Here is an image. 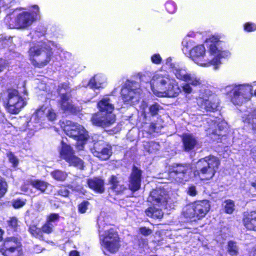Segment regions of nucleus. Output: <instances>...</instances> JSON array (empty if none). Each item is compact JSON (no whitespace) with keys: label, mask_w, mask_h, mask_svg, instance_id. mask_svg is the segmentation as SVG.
Instances as JSON below:
<instances>
[{"label":"nucleus","mask_w":256,"mask_h":256,"mask_svg":"<svg viewBox=\"0 0 256 256\" xmlns=\"http://www.w3.org/2000/svg\"><path fill=\"white\" fill-rule=\"evenodd\" d=\"M220 36H212L206 39V42H210L208 52L214 57L212 60L204 59L206 50L204 44H199L194 47L190 52L191 58L198 64L202 66H213L216 69L221 64V59L228 56V52L218 49V44L220 42Z\"/></svg>","instance_id":"1"},{"label":"nucleus","mask_w":256,"mask_h":256,"mask_svg":"<svg viewBox=\"0 0 256 256\" xmlns=\"http://www.w3.org/2000/svg\"><path fill=\"white\" fill-rule=\"evenodd\" d=\"M150 85L154 94L160 98H176L182 92L178 83L166 76L155 74L150 81Z\"/></svg>","instance_id":"2"},{"label":"nucleus","mask_w":256,"mask_h":256,"mask_svg":"<svg viewBox=\"0 0 256 256\" xmlns=\"http://www.w3.org/2000/svg\"><path fill=\"white\" fill-rule=\"evenodd\" d=\"M28 53L31 64L38 68H42L47 66L54 56L52 48L46 42L31 46Z\"/></svg>","instance_id":"3"},{"label":"nucleus","mask_w":256,"mask_h":256,"mask_svg":"<svg viewBox=\"0 0 256 256\" xmlns=\"http://www.w3.org/2000/svg\"><path fill=\"white\" fill-rule=\"evenodd\" d=\"M170 200L169 192L164 188H157L151 192L148 202L153 205L146 210L147 216L155 218H162L163 209L166 208Z\"/></svg>","instance_id":"4"},{"label":"nucleus","mask_w":256,"mask_h":256,"mask_svg":"<svg viewBox=\"0 0 256 256\" xmlns=\"http://www.w3.org/2000/svg\"><path fill=\"white\" fill-rule=\"evenodd\" d=\"M210 209V205L208 200L198 201L185 206L183 214L185 218L196 222L204 218Z\"/></svg>","instance_id":"5"},{"label":"nucleus","mask_w":256,"mask_h":256,"mask_svg":"<svg viewBox=\"0 0 256 256\" xmlns=\"http://www.w3.org/2000/svg\"><path fill=\"white\" fill-rule=\"evenodd\" d=\"M220 164L218 159L214 156L206 157L199 160L197 164L200 170V178L202 180L212 178L218 170Z\"/></svg>","instance_id":"6"},{"label":"nucleus","mask_w":256,"mask_h":256,"mask_svg":"<svg viewBox=\"0 0 256 256\" xmlns=\"http://www.w3.org/2000/svg\"><path fill=\"white\" fill-rule=\"evenodd\" d=\"M33 8L37 10L36 13V15H37L39 12L38 6L34 5ZM36 16L33 12H22L15 18H10L8 24L11 28H24L35 20Z\"/></svg>","instance_id":"7"},{"label":"nucleus","mask_w":256,"mask_h":256,"mask_svg":"<svg viewBox=\"0 0 256 256\" xmlns=\"http://www.w3.org/2000/svg\"><path fill=\"white\" fill-rule=\"evenodd\" d=\"M64 131L66 135L76 140L80 145L83 147L84 142L88 139V132L84 128L76 123L70 121L66 122Z\"/></svg>","instance_id":"8"},{"label":"nucleus","mask_w":256,"mask_h":256,"mask_svg":"<svg viewBox=\"0 0 256 256\" xmlns=\"http://www.w3.org/2000/svg\"><path fill=\"white\" fill-rule=\"evenodd\" d=\"M26 104V102L20 96L18 92L12 90L8 92L5 108L8 112H20Z\"/></svg>","instance_id":"9"},{"label":"nucleus","mask_w":256,"mask_h":256,"mask_svg":"<svg viewBox=\"0 0 256 256\" xmlns=\"http://www.w3.org/2000/svg\"><path fill=\"white\" fill-rule=\"evenodd\" d=\"M192 172L190 164H178L173 166L169 172V176L172 182H182L190 176Z\"/></svg>","instance_id":"10"},{"label":"nucleus","mask_w":256,"mask_h":256,"mask_svg":"<svg viewBox=\"0 0 256 256\" xmlns=\"http://www.w3.org/2000/svg\"><path fill=\"white\" fill-rule=\"evenodd\" d=\"M102 246L112 253L117 252L120 247L118 233L114 230L110 229L106 232V234L102 240Z\"/></svg>","instance_id":"11"},{"label":"nucleus","mask_w":256,"mask_h":256,"mask_svg":"<svg viewBox=\"0 0 256 256\" xmlns=\"http://www.w3.org/2000/svg\"><path fill=\"white\" fill-rule=\"evenodd\" d=\"M61 156L70 165L76 166L80 169L84 168L83 162L74 155L72 148L64 140L62 142Z\"/></svg>","instance_id":"12"},{"label":"nucleus","mask_w":256,"mask_h":256,"mask_svg":"<svg viewBox=\"0 0 256 256\" xmlns=\"http://www.w3.org/2000/svg\"><path fill=\"white\" fill-rule=\"evenodd\" d=\"M252 95V86L248 85H240L234 89L231 100L234 105H241L244 100H246Z\"/></svg>","instance_id":"13"},{"label":"nucleus","mask_w":256,"mask_h":256,"mask_svg":"<svg viewBox=\"0 0 256 256\" xmlns=\"http://www.w3.org/2000/svg\"><path fill=\"white\" fill-rule=\"evenodd\" d=\"M139 84L134 81L127 80L121 90V96L125 103L131 102L138 94Z\"/></svg>","instance_id":"14"},{"label":"nucleus","mask_w":256,"mask_h":256,"mask_svg":"<svg viewBox=\"0 0 256 256\" xmlns=\"http://www.w3.org/2000/svg\"><path fill=\"white\" fill-rule=\"evenodd\" d=\"M0 252L4 256H20L22 254L20 244L15 238H8L5 241Z\"/></svg>","instance_id":"15"},{"label":"nucleus","mask_w":256,"mask_h":256,"mask_svg":"<svg viewBox=\"0 0 256 256\" xmlns=\"http://www.w3.org/2000/svg\"><path fill=\"white\" fill-rule=\"evenodd\" d=\"M115 122L116 116L112 113H96L92 118L94 125L102 128L110 126Z\"/></svg>","instance_id":"16"},{"label":"nucleus","mask_w":256,"mask_h":256,"mask_svg":"<svg viewBox=\"0 0 256 256\" xmlns=\"http://www.w3.org/2000/svg\"><path fill=\"white\" fill-rule=\"evenodd\" d=\"M92 152L95 156L102 160H108L112 154L110 146L104 142L95 144Z\"/></svg>","instance_id":"17"},{"label":"nucleus","mask_w":256,"mask_h":256,"mask_svg":"<svg viewBox=\"0 0 256 256\" xmlns=\"http://www.w3.org/2000/svg\"><path fill=\"white\" fill-rule=\"evenodd\" d=\"M71 98L70 92L69 94L64 93L60 95L58 104L64 112H77L76 108L73 104Z\"/></svg>","instance_id":"18"},{"label":"nucleus","mask_w":256,"mask_h":256,"mask_svg":"<svg viewBox=\"0 0 256 256\" xmlns=\"http://www.w3.org/2000/svg\"><path fill=\"white\" fill-rule=\"evenodd\" d=\"M182 140L184 150L186 152L192 150L198 144V140L192 134H183Z\"/></svg>","instance_id":"19"},{"label":"nucleus","mask_w":256,"mask_h":256,"mask_svg":"<svg viewBox=\"0 0 256 256\" xmlns=\"http://www.w3.org/2000/svg\"><path fill=\"white\" fill-rule=\"evenodd\" d=\"M141 175V171L136 167H134L130 176V188L132 191L136 192L140 188Z\"/></svg>","instance_id":"20"},{"label":"nucleus","mask_w":256,"mask_h":256,"mask_svg":"<svg viewBox=\"0 0 256 256\" xmlns=\"http://www.w3.org/2000/svg\"><path fill=\"white\" fill-rule=\"evenodd\" d=\"M88 186L95 192L98 193H103L104 191V182L98 178H94L88 180Z\"/></svg>","instance_id":"21"},{"label":"nucleus","mask_w":256,"mask_h":256,"mask_svg":"<svg viewBox=\"0 0 256 256\" xmlns=\"http://www.w3.org/2000/svg\"><path fill=\"white\" fill-rule=\"evenodd\" d=\"M210 127L206 130L209 134H216L221 135L219 132L220 131L224 130L228 127V124L225 121H222L218 124L212 121L210 125Z\"/></svg>","instance_id":"22"},{"label":"nucleus","mask_w":256,"mask_h":256,"mask_svg":"<svg viewBox=\"0 0 256 256\" xmlns=\"http://www.w3.org/2000/svg\"><path fill=\"white\" fill-rule=\"evenodd\" d=\"M97 107L99 112H113L114 110V106L111 104L108 98H104L100 100L97 104Z\"/></svg>","instance_id":"23"},{"label":"nucleus","mask_w":256,"mask_h":256,"mask_svg":"<svg viewBox=\"0 0 256 256\" xmlns=\"http://www.w3.org/2000/svg\"><path fill=\"white\" fill-rule=\"evenodd\" d=\"M109 182L111 185V188L118 194L122 193L126 190V188L124 185L120 184L118 178L116 176H112L109 180Z\"/></svg>","instance_id":"24"},{"label":"nucleus","mask_w":256,"mask_h":256,"mask_svg":"<svg viewBox=\"0 0 256 256\" xmlns=\"http://www.w3.org/2000/svg\"><path fill=\"white\" fill-rule=\"evenodd\" d=\"M140 108L142 112H146L148 109L149 110L150 112H158L162 110V106L157 102H154L149 106L148 103L144 100L142 102Z\"/></svg>","instance_id":"25"},{"label":"nucleus","mask_w":256,"mask_h":256,"mask_svg":"<svg viewBox=\"0 0 256 256\" xmlns=\"http://www.w3.org/2000/svg\"><path fill=\"white\" fill-rule=\"evenodd\" d=\"M245 226L248 230L256 231V212H252L244 220Z\"/></svg>","instance_id":"26"},{"label":"nucleus","mask_w":256,"mask_h":256,"mask_svg":"<svg viewBox=\"0 0 256 256\" xmlns=\"http://www.w3.org/2000/svg\"><path fill=\"white\" fill-rule=\"evenodd\" d=\"M28 184L32 185L34 188L44 192L48 188V184L44 182L33 180L28 182Z\"/></svg>","instance_id":"27"},{"label":"nucleus","mask_w":256,"mask_h":256,"mask_svg":"<svg viewBox=\"0 0 256 256\" xmlns=\"http://www.w3.org/2000/svg\"><path fill=\"white\" fill-rule=\"evenodd\" d=\"M244 123L252 125V130L256 133V113H250L246 118H244Z\"/></svg>","instance_id":"28"},{"label":"nucleus","mask_w":256,"mask_h":256,"mask_svg":"<svg viewBox=\"0 0 256 256\" xmlns=\"http://www.w3.org/2000/svg\"><path fill=\"white\" fill-rule=\"evenodd\" d=\"M184 82H188L190 86H198L202 84L200 78L192 76L190 74H188Z\"/></svg>","instance_id":"29"},{"label":"nucleus","mask_w":256,"mask_h":256,"mask_svg":"<svg viewBox=\"0 0 256 256\" xmlns=\"http://www.w3.org/2000/svg\"><path fill=\"white\" fill-rule=\"evenodd\" d=\"M102 83L97 82L96 80V76H94L90 79L88 86L92 90H99L100 88H102Z\"/></svg>","instance_id":"30"},{"label":"nucleus","mask_w":256,"mask_h":256,"mask_svg":"<svg viewBox=\"0 0 256 256\" xmlns=\"http://www.w3.org/2000/svg\"><path fill=\"white\" fill-rule=\"evenodd\" d=\"M223 206L226 213L228 214H232L234 210V202L231 200H226Z\"/></svg>","instance_id":"31"},{"label":"nucleus","mask_w":256,"mask_h":256,"mask_svg":"<svg viewBox=\"0 0 256 256\" xmlns=\"http://www.w3.org/2000/svg\"><path fill=\"white\" fill-rule=\"evenodd\" d=\"M52 176L56 180L58 181H64L67 178V174L60 170H56L52 173Z\"/></svg>","instance_id":"32"},{"label":"nucleus","mask_w":256,"mask_h":256,"mask_svg":"<svg viewBox=\"0 0 256 256\" xmlns=\"http://www.w3.org/2000/svg\"><path fill=\"white\" fill-rule=\"evenodd\" d=\"M228 252L232 256H237L238 254V249L236 242H230L228 244Z\"/></svg>","instance_id":"33"},{"label":"nucleus","mask_w":256,"mask_h":256,"mask_svg":"<svg viewBox=\"0 0 256 256\" xmlns=\"http://www.w3.org/2000/svg\"><path fill=\"white\" fill-rule=\"evenodd\" d=\"M64 90L66 92V93L69 94L70 92H71L69 82H63L58 85L57 92L60 96L62 94V92Z\"/></svg>","instance_id":"34"},{"label":"nucleus","mask_w":256,"mask_h":256,"mask_svg":"<svg viewBox=\"0 0 256 256\" xmlns=\"http://www.w3.org/2000/svg\"><path fill=\"white\" fill-rule=\"evenodd\" d=\"M174 73L176 78L181 80L184 81L186 78L188 74H186L184 70L182 69H176L174 70Z\"/></svg>","instance_id":"35"},{"label":"nucleus","mask_w":256,"mask_h":256,"mask_svg":"<svg viewBox=\"0 0 256 256\" xmlns=\"http://www.w3.org/2000/svg\"><path fill=\"white\" fill-rule=\"evenodd\" d=\"M166 11L170 14H174L176 10V5L172 1H168L165 4Z\"/></svg>","instance_id":"36"},{"label":"nucleus","mask_w":256,"mask_h":256,"mask_svg":"<svg viewBox=\"0 0 256 256\" xmlns=\"http://www.w3.org/2000/svg\"><path fill=\"white\" fill-rule=\"evenodd\" d=\"M30 231L34 236L37 238H42L43 237L42 230L35 226H30Z\"/></svg>","instance_id":"37"},{"label":"nucleus","mask_w":256,"mask_h":256,"mask_svg":"<svg viewBox=\"0 0 256 256\" xmlns=\"http://www.w3.org/2000/svg\"><path fill=\"white\" fill-rule=\"evenodd\" d=\"M8 185L6 182L4 180L3 178L0 177V198L7 192Z\"/></svg>","instance_id":"38"},{"label":"nucleus","mask_w":256,"mask_h":256,"mask_svg":"<svg viewBox=\"0 0 256 256\" xmlns=\"http://www.w3.org/2000/svg\"><path fill=\"white\" fill-rule=\"evenodd\" d=\"M244 30L246 32H253L256 30V24L252 22H248L244 24Z\"/></svg>","instance_id":"39"},{"label":"nucleus","mask_w":256,"mask_h":256,"mask_svg":"<svg viewBox=\"0 0 256 256\" xmlns=\"http://www.w3.org/2000/svg\"><path fill=\"white\" fill-rule=\"evenodd\" d=\"M148 150L150 153L157 152L160 148L159 144L156 142H150L148 143Z\"/></svg>","instance_id":"40"},{"label":"nucleus","mask_w":256,"mask_h":256,"mask_svg":"<svg viewBox=\"0 0 256 256\" xmlns=\"http://www.w3.org/2000/svg\"><path fill=\"white\" fill-rule=\"evenodd\" d=\"M26 200L17 199L12 201V206L15 208H20L26 204Z\"/></svg>","instance_id":"41"},{"label":"nucleus","mask_w":256,"mask_h":256,"mask_svg":"<svg viewBox=\"0 0 256 256\" xmlns=\"http://www.w3.org/2000/svg\"><path fill=\"white\" fill-rule=\"evenodd\" d=\"M8 157L10 162L13 164L14 167H16L18 166L19 162L18 160L12 152H8Z\"/></svg>","instance_id":"42"},{"label":"nucleus","mask_w":256,"mask_h":256,"mask_svg":"<svg viewBox=\"0 0 256 256\" xmlns=\"http://www.w3.org/2000/svg\"><path fill=\"white\" fill-rule=\"evenodd\" d=\"M54 226L52 224L46 223L42 228V232L46 234H50L53 231Z\"/></svg>","instance_id":"43"},{"label":"nucleus","mask_w":256,"mask_h":256,"mask_svg":"<svg viewBox=\"0 0 256 256\" xmlns=\"http://www.w3.org/2000/svg\"><path fill=\"white\" fill-rule=\"evenodd\" d=\"M60 216L57 214H52L49 215L47 218V222L48 223L52 224L59 220Z\"/></svg>","instance_id":"44"},{"label":"nucleus","mask_w":256,"mask_h":256,"mask_svg":"<svg viewBox=\"0 0 256 256\" xmlns=\"http://www.w3.org/2000/svg\"><path fill=\"white\" fill-rule=\"evenodd\" d=\"M90 203L88 202L84 201L80 204L78 206V210L81 214H84L88 210Z\"/></svg>","instance_id":"45"},{"label":"nucleus","mask_w":256,"mask_h":256,"mask_svg":"<svg viewBox=\"0 0 256 256\" xmlns=\"http://www.w3.org/2000/svg\"><path fill=\"white\" fill-rule=\"evenodd\" d=\"M207 112H217L220 111V107L218 106H216L214 104L210 103L209 104V106L206 107V109Z\"/></svg>","instance_id":"46"},{"label":"nucleus","mask_w":256,"mask_h":256,"mask_svg":"<svg viewBox=\"0 0 256 256\" xmlns=\"http://www.w3.org/2000/svg\"><path fill=\"white\" fill-rule=\"evenodd\" d=\"M151 60L153 64H160L162 62V58L159 54H154L151 57Z\"/></svg>","instance_id":"47"},{"label":"nucleus","mask_w":256,"mask_h":256,"mask_svg":"<svg viewBox=\"0 0 256 256\" xmlns=\"http://www.w3.org/2000/svg\"><path fill=\"white\" fill-rule=\"evenodd\" d=\"M8 66V63L6 60H0V73L3 72Z\"/></svg>","instance_id":"48"},{"label":"nucleus","mask_w":256,"mask_h":256,"mask_svg":"<svg viewBox=\"0 0 256 256\" xmlns=\"http://www.w3.org/2000/svg\"><path fill=\"white\" fill-rule=\"evenodd\" d=\"M140 232L142 235L144 236H150L152 233L151 230L146 227L140 228Z\"/></svg>","instance_id":"49"},{"label":"nucleus","mask_w":256,"mask_h":256,"mask_svg":"<svg viewBox=\"0 0 256 256\" xmlns=\"http://www.w3.org/2000/svg\"><path fill=\"white\" fill-rule=\"evenodd\" d=\"M182 89L184 92L186 94H190L192 92V89L190 84H186L182 86Z\"/></svg>","instance_id":"50"},{"label":"nucleus","mask_w":256,"mask_h":256,"mask_svg":"<svg viewBox=\"0 0 256 256\" xmlns=\"http://www.w3.org/2000/svg\"><path fill=\"white\" fill-rule=\"evenodd\" d=\"M9 226H11L13 228H16L18 224V220L16 218H12L8 222Z\"/></svg>","instance_id":"51"},{"label":"nucleus","mask_w":256,"mask_h":256,"mask_svg":"<svg viewBox=\"0 0 256 256\" xmlns=\"http://www.w3.org/2000/svg\"><path fill=\"white\" fill-rule=\"evenodd\" d=\"M58 194L64 197L68 196L69 194V192L66 188H64L60 190L58 192Z\"/></svg>","instance_id":"52"},{"label":"nucleus","mask_w":256,"mask_h":256,"mask_svg":"<svg viewBox=\"0 0 256 256\" xmlns=\"http://www.w3.org/2000/svg\"><path fill=\"white\" fill-rule=\"evenodd\" d=\"M188 194L191 196H195L197 194L196 188L194 186H192L189 188Z\"/></svg>","instance_id":"53"},{"label":"nucleus","mask_w":256,"mask_h":256,"mask_svg":"<svg viewBox=\"0 0 256 256\" xmlns=\"http://www.w3.org/2000/svg\"><path fill=\"white\" fill-rule=\"evenodd\" d=\"M47 111V112H54V110H47L46 108L44 106H40L36 111V112H46Z\"/></svg>","instance_id":"54"},{"label":"nucleus","mask_w":256,"mask_h":256,"mask_svg":"<svg viewBox=\"0 0 256 256\" xmlns=\"http://www.w3.org/2000/svg\"><path fill=\"white\" fill-rule=\"evenodd\" d=\"M46 117L50 121L53 122L56 120V113H48L46 114Z\"/></svg>","instance_id":"55"},{"label":"nucleus","mask_w":256,"mask_h":256,"mask_svg":"<svg viewBox=\"0 0 256 256\" xmlns=\"http://www.w3.org/2000/svg\"><path fill=\"white\" fill-rule=\"evenodd\" d=\"M98 225L99 226V228H100L99 231L100 232L104 230V228H103V226H104L103 225L104 224H103L102 222V220H100V218H99L98 220Z\"/></svg>","instance_id":"56"},{"label":"nucleus","mask_w":256,"mask_h":256,"mask_svg":"<svg viewBox=\"0 0 256 256\" xmlns=\"http://www.w3.org/2000/svg\"><path fill=\"white\" fill-rule=\"evenodd\" d=\"M70 256H80V254L78 252L74 250L70 252Z\"/></svg>","instance_id":"57"},{"label":"nucleus","mask_w":256,"mask_h":256,"mask_svg":"<svg viewBox=\"0 0 256 256\" xmlns=\"http://www.w3.org/2000/svg\"><path fill=\"white\" fill-rule=\"evenodd\" d=\"M28 184H24L22 188V191L24 192H28Z\"/></svg>","instance_id":"58"},{"label":"nucleus","mask_w":256,"mask_h":256,"mask_svg":"<svg viewBox=\"0 0 256 256\" xmlns=\"http://www.w3.org/2000/svg\"><path fill=\"white\" fill-rule=\"evenodd\" d=\"M150 127H151V129L152 130H153L154 132H156V127L155 124H152Z\"/></svg>","instance_id":"59"},{"label":"nucleus","mask_w":256,"mask_h":256,"mask_svg":"<svg viewBox=\"0 0 256 256\" xmlns=\"http://www.w3.org/2000/svg\"><path fill=\"white\" fill-rule=\"evenodd\" d=\"M251 186L256 190V180L251 182Z\"/></svg>","instance_id":"60"},{"label":"nucleus","mask_w":256,"mask_h":256,"mask_svg":"<svg viewBox=\"0 0 256 256\" xmlns=\"http://www.w3.org/2000/svg\"><path fill=\"white\" fill-rule=\"evenodd\" d=\"M2 234H3V232L2 231V230H0V241L2 240Z\"/></svg>","instance_id":"61"},{"label":"nucleus","mask_w":256,"mask_h":256,"mask_svg":"<svg viewBox=\"0 0 256 256\" xmlns=\"http://www.w3.org/2000/svg\"><path fill=\"white\" fill-rule=\"evenodd\" d=\"M254 256H256V250L254 252Z\"/></svg>","instance_id":"62"},{"label":"nucleus","mask_w":256,"mask_h":256,"mask_svg":"<svg viewBox=\"0 0 256 256\" xmlns=\"http://www.w3.org/2000/svg\"><path fill=\"white\" fill-rule=\"evenodd\" d=\"M254 95H255V96H256V90H255V91H254Z\"/></svg>","instance_id":"63"}]
</instances>
